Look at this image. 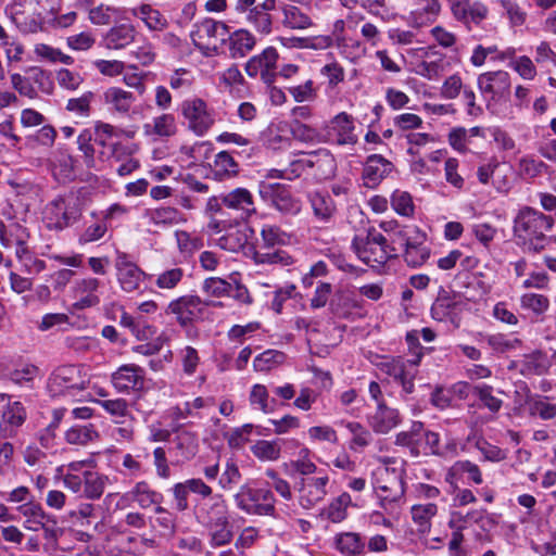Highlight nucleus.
<instances>
[{
	"label": "nucleus",
	"mask_w": 556,
	"mask_h": 556,
	"mask_svg": "<svg viewBox=\"0 0 556 556\" xmlns=\"http://www.w3.org/2000/svg\"><path fill=\"white\" fill-rule=\"evenodd\" d=\"M403 468L395 458H379L370 475V483L379 506L389 515L399 514L400 503L404 494Z\"/></svg>",
	"instance_id": "1"
},
{
	"label": "nucleus",
	"mask_w": 556,
	"mask_h": 556,
	"mask_svg": "<svg viewBox=\"0 0 556 556\" xmlns=\"http://www.w3.org/2000/svg\"><path fill=\"white\" fill-rule=\"evenodd\" d=\"M56 471L62 476L63 485L67 490L88 500L100 498L110 482L106 475L96 470L93 459L71 462L58 467Z\"/></svg>",
	"instance_id": "2"
},
{
	"label": "nucleus",
	"mask_w": 556,
	"mask_h": 556,
	"mask_svg": "<svg viewBox=\"0 0 556 556\" xmlns=\"http://www.w3.org/2000/svg\"><path fill=\"white\" fill-rule=\"evenodd\" d=\"M553 225L554 219L551 216L530 206H523L514 219L516 243L526 251L539 252L545 248L548 240L546 232Z\"/></svg>",
	"instance_id": "3"
},
{
	"label": "nucleus",
	"mask_w": 556,
	"mask_h": 556,
	"mask_svg": "<svg viewBox=\"0 0 556 556\" xmlns=\"http://www.w3.org/2000/svg\"><path fill=\"white\" fill-rule=\"evenodd\" d=\"M352 249L362 262L372 268L381 267L394 256V249L376 230H369L366 235L355 236L352 241Z\"/></svg>",
	"instance_id": "4"
},
{
	"label": "nucleus",
	"mask_w": 556,
	"mask_h": 556,
	"mask_svg": "<svg viewBox=\"0 0 556 556\" xmlns=\"http://www.w3.org/2000/svg\"><path fill=\"white\" fill-rule=\"evenodd\" d=\"M87 378L77 365H63L55 368L47 381V390L52 397H76L87 389Z\"/></svg>",
	"instance_id": "5"
},
{
	"label": "nucleus",
	"mask_w": 556,
	"mask_h": 556,
	"mask_svg": "<svg viewBox=\"0 0 556 556\" xmlns=\"http://www.w3.org/2000/svg\"><path fill=\"white\" fill-rule=\"evenodd\" d=\"M228 27L223 22L205 18L193 26L191 40L205 56L225 52Z\"/></svg>",
	"instance_id": "6"
},
{
	"label": "nucleus",
	"mask_w": 556,
	"mask_h": 556,
	"mask_svg": "<svg viewBox=\"0 0 556 556\" xmlns=\"http://www.w3.org/2000/svg\"><path fill=\"white\" fill-rule=\"evenodd\" d=\"M49 0H14L5 8L10 20L24 33L37 31L49 10Z\"/></svg>",
	"instance_id": "7"
},
{
	"label": "nucleus",
	"mask_w": 556,
	"mask_h": 556,
	"mask_svg": "<svg viewBox=\"0 0 556 556\" xmlns=\"http://www.w3.org/2000/svg\"><path fill=\"white\" fill-rule=\"evenodd\" d=\"M239 509L249 515L270 516L275 511V497L267 488L257 486L255 482H247L235 495Z\"/></svg>",
	"instance_id": "8"
},
{
	"label": "nucleus",
	"mask_w": 556,
	"mask_h": 556,
	"mask_svg": "<svg viewBox=\"0 0 556 556\" xmlns=\"http://www.w3.org/2000/svg\"><path fill=\"white\" fill-rule=\"evenodd\" d=\"M81 207L75 197H59L49 202L43 211V223L49 229L63 230L77 222Z\"/></svg>",
	"instance_id": "9"
},
{
	"label": "nucleus",
	"mask_w": 556,
	"mask_h": 556,
	"mask_svg": "<svg viewBox=\"0 0 556 556\" xmlns=\"http://www.w3.org/2000/svg\"><path fill=\"white\" fill-rule=\"evenodd\" d=\"M395 236L402 241L403 257L410 267L424 265L430 257L426 233L415 226H395Z\"/></svg>",
	"instance_id": "10"
},
{
	"label": "nucleus",
	"mask_w": 556,
	"mask_h": 556,
	"mask_svg": "<svg viewBox=\"0 0 556 556\" xmlns=\"http://www.w3.org/2000/svg\"><path fill=\"white\" fill-rule=\"evenodd\" d=\"M261 199L283 215H296L302 204L291 191L290 186L279 182L261 181L258 185Z\"/></svg>",
	"instance_id": "11"
},
{
	"label": "nucleus",
	"mask_w": 556,
	"mask_h": 556,
	"mask_svg": "<svg viewBox=\"0 0 556 556\" xmlns=\"http://www.w3.org/2000/svg\"><path fill=\"white\" fill-rule=\"evenodd\" d=\"M103 282L91 276L76 279L70 288V296L73 300L70 311L72 313L96 308L101 303Z\"/></svg>",
	"instance_id": "12"
},
{
	"label": "nucleus",
	"mask_w": 556,
	"mask_h": 556,
	"mask_svg": "<svg viewBox=\"0 0 556 556\" xmlns=\"http://www.w3.org/2000/svg\"><path fill=\"white\" fill-rule=\"evenodd\" d=\"M355 118L346 113L336 114L324 127V142L337 146H355L358 141Z\"/></svg>",
	"instance_id": "13"
},
{
	"label": "nucleus",
	"mask_w": 556,
	"mask_h": 556,
	"mask_svg": "<svg viewBox=\"0 0 556 556\" xmlns=\"http://www.w3.org/2000/svg\"><path fill=\"white\" fill-rule=\"evenodd\" d=\"M102 102L108 112L121 118H131L139 114L137 96L119 86H110L102 92Z\"/></svg>",
	"instance_id": "14"
},
{
	"label": "nucleus",
	"mask_w": 556,
	"mask_h": 556,
	"mask_svg": "<svg viewBox=\"0 0 556 556\" xmlns=\"http://www.w3.org/2000/svg\"><path fill=\"white\" fill-rule=\"evenodd\" d=\"M420 358V352L416 353L412 359H404L402 357L391 358L382 364V370L393 378L407 395L414 392L416 367L419 365Z\"/></svg>",
	"instance_id": "15"
},
{
	"label": "nucleus",
	"mask_w": 556,
	"mask_h": 556,
	"mask_svg": "<svg viewBox=\"0 0 556 556\" xmlns=\"http://www.w3.org/2000/svg\"><path fill=\"white\" fill-rule=\"evenodd\" d=\"M477 86L489 106L491 102L496 103L509 93L510 75L502 70L485 72L478 76Z\"/></svg>",
	"instance_id": "16"
},
{
	"label": "nucleus",
	"mask_w": 556,
	"mask_h": 556,
	"mask_svg": "<svg viewBox=\"0 0 556 556\" xmlns=\"http://www.w3.org/2000/svg\"><path fill=\"white\" fill-rule=\"evenodd\" d=\"M116 278L124 292H141V287L150 275L144 273L125 253H118L115 261Z\"/></svg>",
	"instance_id": "17"
},
{
	"label": "nucleus",
	"mask_w": 556,
	"mask_h": 556,
	"mask_svg": "<svg viewBox=\"0 0 556 556\" xmlns=\"http://www.w3.org/2000/svg\"><path fill=\"white\" fill-rule=\"evenodd\" d=\"M206 304L195 295H182L170 301L165 309L172 314L181 326H186L205 316Z\"/></svg>",
	"instance_id": "18"
},
{
	"label": "nucleus",
	"mask_w": 556,
	"mask_h": 556,
	"mask_svg": "<svg viewBox=\"0 0 556 556\" xmlns=\"http://www.w3.org/2000/svg\"><path fill=\"white\" fill-rule=\"evenodd\" d=\"M181 113L189 128L198 136H203L214 124V116L206 103L200 98L185 100Z\"/></svg>",
	"instance_id": "19"
},
{
	"label": "nucleus",
	"mask_w": 556,
	"mask_h": 556,
	"mask_svg": "<svg viewBox=\"0 0 556 556\" xmlns=\"http://www.w3.org/2000/svg\"><path fill=\"white\" fill-rule=\"evenodd\" d=\"M278 52L273 47L265 48L261 53L253 55L245 64L249 77H257L266 85H271L277 76Z\"/></svg>",
	"instance_id": "20"
},
{
	"label": "nucleus",
	"mask_w": 556,
	"mask_h": 556,
	"mask_svg": "<svg viewBox=\"0 0 556 556\" xmlns=\"http://www.w3.org/2000/svg\"><path fill=\"white\" fill-rule=\"evenodd\" d=\"M228 517H230L229 507L220 494L200 500L194 506V518L203 528Z\"/></svg>",
	"instance_id": "21"
},
{
	"label": "nucleus",
	"mask_w": 556,
	"mask_h": 556,
	"mask_svg": "<svg viewBox=\"0 0 556 556\" xmlns=\"http://www.w3.org/2000/svg\"><path fill=\"white\" fill-rule=\"evenodd\" d=\"M329 477H308L303 478L298 483V502L304 509H311L320 503L327 495V485Z\"/></svg>",
	"instance_id": "22"
},
{
	"label": "nucleus",
	"mask_w": 556,
	"mask_h": 556,
	"mask_svg": "<svg viewBox=\"0 0 556 556\" xmlns=\"http://www.w3.org/2000/svg\"><path fill=\"white\" fill-rule=\"evenodd\" d=\"M111 381L119 393L139 392L144 388V370L135 364L122 365L112 374Z\"/></svg>",
	"instance_id": "23"
},
{
	"label": "nucleus",
	"mask_w": 556,
	"mask_h": 556,
	"mask_svg": "<svg viewBox=\"0 0 556 556\" xmlns=\"http://www.w3.org/2000/svg\"><path fill=\"white\" fill-rule=\"evenodd\" d=\"M453 16L469 26L470 24L479 25L488 16V8L479 1L470 0H447Z\"/></svg>",
	"instance_id": "24"
},
{
	"label": "nucleus",
	"mask_w": 556,
	"mask_h": 556,
	"mask_svg": "<svg viewBox=\"0 0 556 556\" xmlns=\"http://www.w3.org/2000/svg\"><path fill=\"white\" fill-rule=\"evenodd\" d=\"M30 77L22 76L18 73L11 74V84L12 87L21 94L30 99H34L37 96V91L34 88L30 79L35 83L39 84L40 88L45 92L51 91V81L49 79L48 74L41 70L40 67L30 68Z\"/></svg>",
	"instance_id": "25"
},
{
	"label": "nucleus",
	"mask_w": 556,
	"mask_h": 556,
	"mask_svg": "<svg viewBox=\"0 0 556 556\" xmlns=\"http://www.w3.org/2000/svg\"><path fill=\"white\" fill-rule=\"evenodd\" d=\"M199 442L194 432L181 430L170 442L169 454L175 464H184L195 456Z\"/></svg>",
	"instance_id": "26"
},
{
	"label": "nucleus",
	"mask_w": 556,
	"mask_h": 556,
	"mask_svg": "<svg viewBox=\"0 0 556 556\" xmlns=\"http://www.w3.org/2000/svg\"><path fill=\"white\" fill-rule=\"evenodd\" d=\"M444 480L453 489H456L459 481L481 484L483 477L478 465L469 460H457L446 470Z\"/></svg>",
	"instance_id": "27"
},
{
	"label": "nucleus",
	"mask_w": 556,
	"mask_h": 556,
	"mask_svg": "<svg viewBox=\"0 0 556 556\" xmlns=\"http://www.w3.org/2000/svg\"><path fill=\"white\" fill-rule=\"evenodd\" d=\"M224 206L235 211L242 219L256 213L254 197L247 188H236L223 193Z\"/></svg>",
	"instance_id": "28"
},
{
	"label": "nucleus",
	"mask_w": 556,
	"mask_h": 556,
	"mask_svg": "<svg viewBox=\"0 0 556 556\" xmlns=\"http://www.w3.org/2000/svg\"><path fill=\"white\" fill-rule=\"evenodd\" d=\"M367 422L374 432L386 434L400 425L401 416L397 409L379 403L376 410L368 415Z\"/></svg>",
	"instance_id": "29"
},
{
	"label": "nucleus",
	"mask_w": 556,
	"mask_h": 556,
	"mask_svg": "<svg viewBox=\"0 0 556 556\" xmlns=\"http://www.w3.org/2000/svg\"><path fill=\"white\" fill-rule=\"evenodd\" d=\"M393 164L379 154L370 155L363 169V181L367 188L377 187L391 172Z\"/></svg>",
	"instance_id": "30"
},
{
	"label": "nucleus",
	"mask_w": 556,
	"mask_h": 556,
	"mask_svg": "<svg viewBox=\"0 0 556 556\" xmlns=\"http://www.w3.org/2000/svg\"><path fill=\"white\" fill-rule=\"evenodd\" d=\"M256 45L253 34L247 29H238L233 33L227 31L226 46L232 59L244 58Z\"/></svg>",
	"instance_id": "31"
},
{
	"label": "nucleus",
	"mask_w": 556,
	"mask_h": 556,
	"mask_svg": "<svg viewBox=\"0 0 556 556\" xmlns=\"http://www.w3.org/2000/svg\"><path fill=\"white\" fill-rule=\"evenodd\" d=\"M122 501H135L141 508H149L153 505L160 506L163 495L153 490L146 481L137 482L127 493L121 496Z\"/></svg>",
	"instance_id": "32"
},
{
	"label": "nucleus",
	"mask_w": 556,
	"mask_h": 556,
	"mask_svg": "<svg viewBox=\"0 0 556 556\" xmlns=\"http://www.w3.org/2000/svg\"><path fill=\"white\" fill-rule=\"evenodd\" d=\"M477 513H468L466 516L458 511H452L448 520V527L452 529L448 542V551L451 556H464L462 544L464 542L463 530L466 528L467 519L472 518Z\"/></svg>",
	"instance_id": "33"
},
{
	"label": "nucleus",
	"mask_w": 556,
	"mask_h": 556,
	"mask_svg": "<svg viewBox=\"0 0 556 556\" xmlns=\"http://www.w3.org/2000/svg\"><path fill=\"white\" fill-rule=\"evenodd\" d=\"M4 400L7 405L0 410V429L12 431L25 421L26 412L22 403L12 401L9 395L4 394Z\"/></svg>",
	"instance_id": "34"
},
{
	"label": "nucleus",
	"mask_w": 556,
	"mask_h": 556,
	"mask_svg": "<svg viewBox=\"0 0 556 556\" xmlns=\"http://www.w3.org/2000/svg\"><path fill=\"white\" fill-rule=\"evenodd\" d=\"M276 5V0H264L261 4L254 5L247 13V20L252 24L255 29L263 34L268 35L271 31V16L269 11H273Z\"/></svg>",
	"instance_id": "35"
},
{
	"label": "nucleus",
	"mask_w": 556,
	"mask_h": 556,
	"mask_svg": "<svg viewBox=\"0 0 556 556\" xmlns=\"http://www.w3.org/2000/svg\"><path fill=\"white\" fill-rule=\"evenodd\" d=\"M439 507L435 502H420L412 505L410 518L418 532L427 533L431 529L432 519L438 515Z\"/></svg>",
	"instance_id": "36"
},
{
	"label": "nucleus",
	"mask_w": 556,
	"mask_h": 556,
	"mask_svg": "<svg viewBox=\"0 0 556 556\" xmlns=\"http://www.w3.org/2000/svg\"><path fill=\"white\" fill-rule=\"evenodd\" d=\"M132 16L138 17L151 31H163L168 26L167 18L155 8L142 3L130 10Z\"/></svg>",
	"instance_id": "37"
},
{
	"label": "nucleus",
	"mask_w": 556,
	"mask_h": 556,
	"mask_svg": "<svg viewBox=\"0 0 556 556\" xmlns=\"http://www.w3.org/2000/svg\"><path fill=\"white\" fill-rule=\"evenodd\" d=\"M441 12L439 0H421L418 7L408 15V23L414 27H421L433 23Z\"/></svg>",
	"instance_id": "38"
},
{
	"label": "nucleus",
	"mask_w": 556,
	"mask_h": 556,
	"mask_svg": "<svg viewBox=\"0 0 556 556\" xmlns=\"http://www.w3.org/2000/svg\"><path fill=\"white\" fill-rule=\"evenodd\" d=\"M177 130L176 121L172 114H161L143 125V134L152 139L170 137Z\"/></svg>",
	"instance_id": "39"
},
{
	"label": "nucleus",
	"mask_w": 556,
	"mask_h": 556,
	"mask_svg": "<svg viewBox=\"0 0 556 556\" xmlns=\"http://www.w3.org/2000/svg\"><path fill=\"white\" fill-rule=\"evenodd\" d=\"M204 529L207 531L208 544L213 548L228 545L235 535L230 517L206 526Z\"/></svg>",
	"instance_id": "40"
},
{
	"label": "nucleus",
	"mask_w": 556,
	"mask_h": 556,
	"mask_svg": "<svg viewBox=\"0 0 556 556\" xmlns=\"http://www.w3.org/2000/svg\"><path fill=\"white\" fill-rule=\"evenodd\" d=\"M174 236L178 253L185 261L191 258L204 245L203 237L197 232L176 230Z\"/></svg>",
	"instance_id": "41"
},
{
	"label": "nucleus",
	"mask_w": 556,
	"mask_h": 556,
	"mask_svg": "<svg viewBox=\"0 0 556 556\" xmlns=\"http://www.w3.org/2000/svg\"><path fill=\"white\" fill-rule=\"evenodd\" d=\"M214 405L213 397L198 396L176 406V416L179 419H201L204 412Z\"/></svg>",
	"instance_id": "42"
},
{
	"label": "nucleus",
	"mask_w": 556,
	"mask_h": 556,
	"mask_svg": "<svg viewBox=\"0 0 556 556\" xmlns=\"http://www.w3.org/2000/svg\"><path fill=\"white\" fill-rule=\"evenodd\" d=\"M291 127L288 121H275L268 127L267 144L274 150L287 149L291 147Z\"/></svg>",
	"instance_id": "43"
},
{
	"label": "nucleus",
	"mask_w": 556,
	"mask_h": 556,
	"mask_svg": "<svg viewBox=\"0 0 556 556\" xmlns=\"http://www.w3.org/2000/svg\"><path fill=\"white\" fill-rule=\"evenodd\" d=\"M136 34L137 31L132 25L119 24L109 29L104 41L109 49L118 50L134 42Z\"/></svg>",
	"instance_id": "44"
},
{
	"label": "nucleus",
	"mask_w": 556,
	"mask_h": 556,
	"mask_svg": "<svg viewBox=\"0 0 556 556\" xmlns=\"http://www.w3.org/2000/svg\"><path fill=\"white\" fill-rule=\"evenodd\" d=\"M334 548L344 556H361L365 549V543L355 532H341L333 539Z\"/></svg>",
	"instance_id": "45"
},
{
	"label": "nucleus",
	"mask_w": 556,
	"mask_h": 556,
	"mask_svg": "<svg viewBox=\"0 0 556 556\" xmlns=\"http://www.w3.org/2000/svg\"><path fill=\"white\" fill-rule=\"evenodd\" d=\"M185 270L178 266L167 267L156 274L150 275L149 280L162 291L176 289L184 280Z\"/></svg>",
	"instance_id": "46"
},
{
	"label": "nucleus",
	"mask_w": 556,
	"mask_h": 556,
	"mask_svg": "<svg viewBox=\"0 0 556 556\" xmlns=\"http://www.w3.org/2000/svg\"><path fill=\"white\" fill-rule=\"evenodd\" d=\"M253 261L256 265H279L291 267L296 264V257L287 250L277 249L269 252L255 251Z\"/></svg>",
	"instance_id": "47"
},
{
	"label": "nucleus",
	"mask_w": 556,
	"mask_h": 556,
	"mask_svg": "<svg viewBox=\"0 0 556 556\" xmlns=\"http://www.w3.org/2000/svg\"><path fill=\"white\" fill-rule=\"evenodd\" d=\"M528 412L532 417H539L542 420H549L556 417V403L548 396L530 395L526 401Z\"/></svg>",
	"instance_id": "48"
},
{
	"label": "nucleus",
	"mask_w": 556,
	"mask_h": 556,
	"mask_svg": "<svg viewBox=\"0 0 556 556\" xmlns=\"http://www.w3.org/2000/svg\"><path fill=\"white\" fill-rule=\"evenodd\" d=\"M252 232L253 230L248 226L230 228L219 238L218 244L224 250L238 252L245 247Z\"/></svg>",
	"instance_id": "49"
},
{
	"label": "nucleus",
	"mask_w": 556,
	"mask_h": 556,
	"mask_svg": "<svg viewBox=\"0 0 556 556\" xmlns=\"http://www.w3.org/2000/svg\"><path fill=\"white\" fill-rule=\"evenodd\" d=\"M282 441L280 439L274 440H257L250 450L254 457L261 462H276L281 455Z\"/></svg>",
	"instance_id": "50"
},
{
	"label": "nucleus",
	"mask_w": 556,
	"mask_h": 556,
	"mask_svg": "<svg viewBox=\"0 0 556 556\" xmlns=\"http://www.w3.org/2000/svg\"><path fill=\"white\" fill-rule=\"evenodd\" d=\"M99 437L96 427L92 424L75 425L65 432V441L72 445H87Z\"/></svg>",
	"instance_id": "51"
},
{
	"label": "nucleus",
	"mask_w": 556,
	"mask_h": 556,
	"mask_svg": "<svg viewBox=\"0 0 556 556\" xmlns=\"http://www.w3.org/2000/svg\"><path fill=\"white\" fill-rule=\"evenodd\" d=\"M309 203L315 217L321 222H328L336 212V205L331 197L321 192L309 194Z\"/></svg>",
	"instance_id": "52"
},
{
	"label": "nucleus",
	"mask_w": 556,
	"mask_h": 556,
	"mask_svg": "<svg viewBox=\"0 0 556 556\" xmlns=\"http://www.w3.org/2000/svg\"><path fill=\"white\" fill-rule=\"evenodd\" d=\"M24 516V528L29 531H39L45 526L46 513L40 505L35 503H25L18 507Z\"/></svg>",
	"instance_id": "53"
},
{
	"label": "nucleus",
	"mask_w": 556,
	"mask_h": 556,
	"mask_svg": "<svg viewBox=\"0 0 556 556\" xmlns=\"http://www.w3.org/2000/svg\"><path fill=\"white\" fill-rule=\"evenodd\" d=\"M282 15V24L290 29L303 30L313 26L312 18L295 5H286Z\"/></svg>",
	"instance_id": "54"
},
{
	"label": "nucleus",
	"mask_w": 556,
	"mask_h": 556,
	"mask_svg": "<svg viewBox=\"0 0 556 556\" xmlns=\"http://www.w3.org/2000/svg\"><path fill=\"white\" fill-rule=\"evenodd\" d=\"M249 401L253 409L261 410L264 414L274 412L275 400L269 397L268 390L264 384L255 383L252 386Z\"/></svg>",
	"instance_id": "55"
},
{
	"label": "nucleus",
	"mask_w": 556,
	"mask_h": 556,
	"mask_svg": "<svg viewBox=\"0 0 556 556\" xmlns=\"http://www.w3.org/2000/svg\"><path fill=\"white\" fill-rule=\"evenodd\" d=\"M263 247L270 249L291 243L292 236L275 225H264L261 229Z\"/></svg>",
	"instance_id": "56"
},
{
	"label": "nucleus",
	"mask_w": 556,
	"mask_h": 556,
	"mask_svg": "<svg viewBox=\"0 0 556 556\" xmlns=\"http://www.w3.org/2000/svg\"><path fill=\"white\" fill-rule=\"evenodd\" d=\"M150 222L154 225H177L187 222L184 213L175 207L164 206L149 213Z\"/></svg>",
	"instance_id": "57"
},
{
	"label": "nucleus",
	"mask_w": 556,
	"mask_h": 556,
	"mask_svg": "<svg viewBox=\"0 0 556 556\" xmlns=\"http://www.w3.org/2000/svg\"><path fill=\"white\" fill-rule=\"evenodd\" d=\"M352 505L351 495L348 492H343L330 502L325 509V515L332 522H341L346 518V510Z\"/></svg>",
	"instance_id": "58"
},
{
	"label": "nucleus",
	"mask_w": 556,
	"mask_h": 556,
	"mask_svg": "<svg viewBox=\"0 0 556 556\" xmlns=\"http://www.w3.org/2000/svg\"><path fill=\"white\" fill-rule=\"evenodd\" d=\"M473 394L481 402L484 408H488L491 413L496 414L503 406V401L494 394L492 386L486 383H479L473 387Z\"/></svg>",
	"instance_id": "59"
},
{
	"label": "nucleus",
	"mask_w": 556,
	"mask_h": 556,
	"mask_svg": "<svg viewBox=\"0 0 556 556\" xmlns=\"http://www.w3.org/2000/svg\"><path fill=\"white\" fill-rule=\"evenodd\" d=\"M291 136L293 139L304 143H320L324 142L323 134L316 128L304 124L298 119L290 122Z\"/></svg>",
	"instance_id": "60"
},
{
	"label": "nucleus",
	"mask_w": 556,
	"mask_h": 556,
	"mask_svg": "<svg viewBox=\"0 0 556 556\" xmlns=\"http://www.w3.org/2000/svg\"><path fill=\"white\" fill-rule=\"evenodd\" d=\"M418 445L413 447V455H430L439 453L440 437L437 432L426 431L424 428L418 433Z\"/></svg>",
	"instance_id": "61"
},
{
	"label": "nucleus",
	"mask_w": 556,
	"mask_h": 556,
	"mask_svg": "<svg viewBox=\"0 0 556 556\" xmlns=\"http://www.w3.org/2000/svg\"><path fill=\"white\" fill-rule=\"evenodd\" d=\"M114 420L122 424L123 419L130 416L129 405L125 399L98 400L96 401Z\"/></svg>",
	"instance_id": "62"
},
{
	"label": "nucleus",
	"mask_w": 556,
	"mask_h": 556,
	"mask_svg": "<svg viewBox=\"0 0 556 556\" xmlns=\"http://www.w3.org/2000/svg\"><path fill=\"white\" fill-rule=\"evenodd\" d=\"M412 72L428 80H438L444 72V63L442 59L419 61L413 64Z\"/></svg>",
	"instance_id": "63"
},
{
	"label": "nucleus",
	"mask_w": 556,
	"mask_h": 556,
	"mask_svg": "<svg viewBox=\"0 0 556 556\" xmlns=\"http://www.w3.org/2000/svg\"><path fill=\"white\" fill-rule=\"evenodd\" d=\"M520 306L526 311H530L535 316H541L548 311L549 299L540 293H525L520 298Z\"/></svg>",
	"instance_id": "64"
}]
</instances>
